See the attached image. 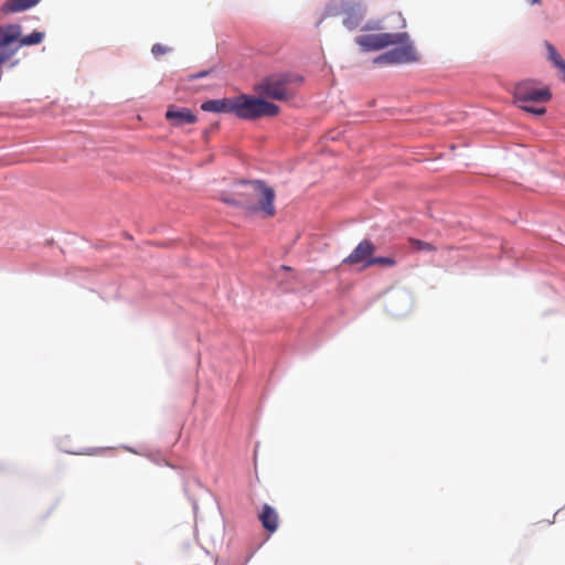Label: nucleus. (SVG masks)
I'll return each instance as SVG.
<instances>
[{"mask_svg": "<svg viewBox=\"0 0 565 565\" xmlns=\"http://www.w3.org/2000/svg\"><path fill=\"white\" fill-rule=\"evenodd\" d=\"M276 193L267 183L260 180L239 182L232 198H223L225 203L237 205L250 215L270 218L276 215Z\"/></svg>", "mask_w": 565, "mask_h": 565, "instance_id": "obj_1", "label": "nucleus"}, {"mask_svg": "<svg viewBox=\"0 0 565 565\" xmlns=\"http://www.w3.org/2000/svg\"><path fill=\"white\" fill-rule=\"evenodd\" d=\"M366 13V6L362 0H334L331 1L322 15V19L342 17V24L349 31L361 26L363 31L380 30V22H367L362 25Z\"/></svg>", "mask_w": 565, "mask_h": 565, "instance_id": "obj_2", "label": "nucleus"}, {"mask_svg": "<svg viewBox=\"0 0 565 565\" xmlns=\"http://www.w3.org/2000/svg\"><path fill=\"white\" fill-rule=\"evenodd\" d=\"M302 82V76L298 74H277L264 78L254 89L268 98L288 100L295 96Z\"/></svg>", "mask_w": 565, "mask_h": 565, "instance_id": "obj_3", "label": "nucleus"}, {"mask_svg": "<svg viewBox=\"0 0 565 565\" xmlns=\"http://www.w3.org/2000/svg\"><path fill=\"white\" fill-rule=\"evenodd\" d=\"M279 113V107L265 99L249 95L235 97L234 115L241 119L254 120L262 117H274Z\"/></svg>", "mask_w": 565, "mask_h": 565, "instance_id": "obj_4", "label": "nucleus"}, {"mask_svg": "<svg viewBox=\"0 0 565 565\" xmlns=\"http://www.w3.org/2000/svg\"><path fill=\"white\" fill-rule=\"evenodd\" d=\"M44 33L34 31L30 35L21 36V26L19 24H7L0 26V49L1 51L13 52L24 45H34L43 41Z\"/></svg>", "mask_w": 565, "mask_h": 565, "instance_id": "obj_5", "label": "nucleus"}, {"mask_svg": "<svg viewBox=\"0 0 565 565\" xmlns=\"http://www.w3.org/2000/svg\"><path fill=\"white\" fill-rule=\"evenodd\" d=\"M408 40L406 32L399 33H375L364 34L355 38V43L362 47L363 51H377L390 45H397V43H405Z\"/></svg>", "mask_w": 565, "mask_h": 565, "instance_id": "obj_6", "label": "nucleus"}, {"mask_svg": "<svg viewBox=\"0 0 565 565\" xmlns=\"http://www.w3.org/2000/svg\"><path fill=\"white\" fill-rule=\"evenodd\" d=\"M514 98L516 103H545L552 98L548 87L540 86L533 81H524L514 87Z\"/></svg>", "mask_w": 565, "mask_h": 565, "instance_id": "obj_7", "label": "nucleus"}, {"mask_svg": "<svg viewBox=\"0 0 565 565\" xmlns=\"http://www.w3.org/2000/svg\"><path fill=\"white\" fill-rule=\"evenodd\" d=\"M399 46L385 52L384 54L377 56L374 60V63L379 64H403V63H412L418 61V55L409 42V39L405 43H398Z\"/></svg>", "mask_w": 565, "mask_h": 565, "instance_id": "obj_8", "label": "nucleus"}, {"mask_svg": "<svg viewBox=\"0 0 565 565\" xmlns=\"http://www.w3.org/2000/svg\"><path fill=\"white\" fill-rule=\"evenodd\" d=\"M374 244L369 239H363L358 244L353 252L343 259V264L356 265L360 263H364L363 268L370 267V265H367V262L373 258L372 255L374 254Z\"/></svg>", "mask_w": 565, "mask_h": 565, "instance_id": "obj_9", "label": "nucleus"}, {"mask_svg": "<svg viewBox=\"0 0 565 565\" xmlns=\"http://www.w3.org/2000/svg\"><path fill=\"white\" fill-rule=\"evenodd\" d=\"M167 120L175 127H182L184 125H191L196 122V116L188 108H178L170 106L166 113Z\"/></svg>", "mask_w": 565, "mask_h": 565, "instance_id": "obj_10", "label": "nucleus"}, {"mask_svg": "<svg viewBox=\"0 0 565 565\" xmlns=\"http://www.w3.org/2000/svg\"><path fill=\"white\" fill-rule=\"evenodd\" d=\"M234 98L210 99L201 105L202 110L212 113L234 114Z\"/></svg>", "mask_w": 565, "mask_h": 565, "instance_id": "obj_11", "label": "nucleus"}, {"mask_svg": "<svg viewBox=\"0 0 565 565\" xmlns=\"http://www.w3.org/2000/svg\"><path fill=\"white\" fill-rule=\"evenodd\" d=\"M259 521L265 530L273 533L278 527V514L277 512L268 504H264L262 512L259 514Z\"/></svg>", "mask_w": 565, "mask_h": 565, "instance_id": "obj_12", "label": "nucleus"}, {"mask_svg": "<svg viewBox=\"0 0 565 565\" xmlns=\"http://www.w3.org/2000/svg\"><path fill=\"white\" fill-rule=\"evenodd\" d=\"M41 0H7L2 6V11L6 13H14L28 10Z\"/></svg>", "mask_w": 565, "mask_h": 565, "instance_id": "obj_13", "label": "nucleus"}, {"mask_svg": "<svg viewBox=\"0 0 565 565\" xmlns=\"http://www.w3.org/2000/svg\"><path fill=\"white\" fill-rule=\"evenodd\" d=\"M408 243L409 246L415 250L434 252L437 249L436 246H434L433 244L417 238L411 237L408 238Z\"/></svg>", "mask_w": 565, "mask_h": 565, "instance_id": "obj_14", "label": "nucleus"}, {"mask_svg": "<svg viewBox=\"0 0 565 565\" xmlns=\"http://www.w3.org/2000/svg\"><path fill=\"white\" fill-rule=\"evenodd\" d=\"M367 265H370V266L380 265V266H385V267H393L396 265V260L394 257L379 256V257H373L372 259H370L367 262Z\"/></svg>", "mask_w": 565, "mask_h": 565, "instance_id": "obj_15", "label": "nucleus"}, {"mask_svg": "<svg viewBox=\"0 0 565 565\" xmlns=\"http://www.w3.org/2000/svg\"><path fill=\"white\" fill-rule=\"evenodd\" d=\"M545 47L547 50L548 60L553 62L554 66L558 64V61H563L562 56L551 43L546 42Z\"/></svg>", "mask_w": 565, "mask_h": 565, "instance_id": "obj_16", "label": "nucleus"}, {"mask_svg": "<svg viewBox=\"0 0 565 565\" xmlns=\"http://www.w3.org/2000/svg\"><path fill=\"white\" fill-rule=\"evenodd\" d=\"M519 107L523 110H525L526 113H531L533 115H536V116H542L546 113V108L545 107H533V106H530L527 105L526 103L525 104H520Z\"/></svg>", "mask_w": 565, "mask_h": 565, "instance_id": "obj_17", "label": "nucleus"}, {"mask_svg": "<svg viewBox=\"0 0 565 565\" xmlns=\"http://www.w3.org/2000/svg\"><path fill=\"white\" fill-rule=\"evenodd\" d=\"M171 49L166 46V45H162L160 43H156L152 45L151 47V53L156 56V57H159L168 52H170Z\"/></svg>", "mask_w": 565, "mask_h": 565, "instance_id": "obj_18", "label": "nucleus"}, {"mask_svg": "<svg viewBox=\"0 0 565 565\" xmlns=\"http://www.w3.org/2000/svg\"><path fill=\"white\" fill-rule=\"evenodd\" d=\"M13 56V52L0 51V65L8 62Z\"/></svg>", "mask_w": 565, "mask_h": 565, "instance_id": "obj_19", "label": "nucleus"}, {"mask_svg": "<svg viewBox=\"0 0 565 565\" xmlns=\"http://www.w3.org/2000/svg\"><path fill=\"white\" fill-rule=\"evenodd\" d=\"M561 72L563 79L565 81V61H558V64L555 66Z\"/></svg>", "mask_w": 565, "mask_h": 565, "instance_id": "obj_20", "label": "nucleus"}, {"mask_svg": "<svg viewBox=\"0 0 565 565\" xmlns=\"http://www.w3.org/2000/svg\"><path fill=\"white\" fill-rule=\"evenodd\" d=\"M205 75H207V72H201L200 74H198V75H192L191 77H192V78H199V77H203V76H205Z\"/></svg>", "mask_w": 565, "mask_h": 565, "instance_id": "obj_21", "label": "nucleus"}, {"mask_svg": "<svg viewBox=\"0 0 565 565\" xmlns=\"http://www.w3.org/2000/svg\"><path fill=\"white\" fill-rule=\"evenodd\" d=\"M532 4H536V3H540L541 0H530Z\"/></svg>", "mask_w": 565, "mask_h": 565, "instance_id": "obj_22", "label": "nucleus"}]
</instances>
